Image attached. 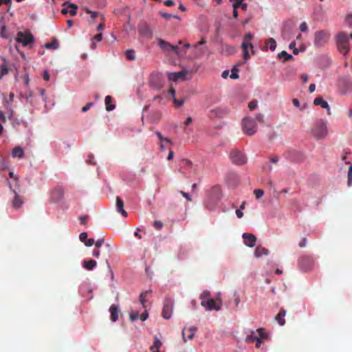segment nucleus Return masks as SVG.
Masks as SVG:
<instances>
[{
    "instance_id": "obj_1",
    "label": "nucleus",
    "mask_w": 352,
    "mask_h": 352,
    "mask_svg": "<svg viewBox=\"0 0 352 352\" xmlns=\"http://www.w3.org/2000/svg\"><path fill=\"white\" fill-rule=\"evenodd\" d=\"M311 134L316 139H324L328 134L327 124L320 120L316 121L311 129Z\"/></svg>"
},
{
    "instance_id": "obj_2",
    "label": "nucleus",
    "mask_w": 352,
    "mask_h": 352,
    "mask_svg": "<svg viewBox=\"0 0 352 352\" xmlns=\"http://www.w3.org/2000/svg\"><path fill=\"white\" fill-rule=\"evenodd\" d=\"M336 42L340 52L344 56L346 55L350 50L349 46V37L346 33L344 32H339L336 35Z\"/></svg>"
},
{
    "instance_id": "obj_3",
    "label": "nucleus",
    "mask_w": 352,
    "mask_h": 352,
    "mask_svg": "<svg viewBox=\"0 0 352 352\" xmlns=\"http://www.w3.org/2000/svg\"><path fill=\"white\" fill-rule=\"evenodd\" d=\"M330 34L325 30H320L315 32L314 35V45L317 47H322L324 46L329 39Z\"/></svg>"
},
{
    "instance_id": "obj_4",
    "label": "nucleus",
    "mask_w": 352,
    "mask_h": 352,
    "mask_svg": "<svg viewBox=\"0 0 352 352\" xmlns=\"http://www.w3.org/2000/svg\"><path fill=\"white\" fill-rule=\"evenodd\" d=\"M243 129L248 135H252L256 131V124L252 118H245L242 121Z\"/></svg>"
},
{
    "instance_id": "obj_5",
    "label": "nucleus",
    "mask_w": 352,
    "mask_h": 352,
    "mask_svg": "<svg viewBox=\"0 0 352 352\" xmlns=\"http://www.w3.org/2000/svg\"><path fill=\"white\" fill-rule=\"evenodd\" d=\"M221 300L219 296L216 299L210 298L201 302V305L204 307L207 311H219L221 309Z\"/></svg>"
},
{
    "instance_id": "obj_6",
    "label": "nucleus",
    "mask_w": 352,
    "mask_h": 352,
    "mask_svg": "<svg viewBox=\"0 0 352 352\" xmlns=\"http://www.w3.org/2000/svg\"><path fill=\"white\" fill-rule=\"evenodd\" d=\"M232 163L236 165H242L247 162L246 156L237 149H233L230 154Z\"/></svg>"
},
{
    "instance_id": "obj_7",
    "label": "nucleus",
    "mask_w": 352,
    "mask_h": 352,
    "mask_svg": "<svg viewBox=\"0 0 352 352\" xmlns=\"http://www.w3.org/2000/svg\"><path fill=\"white\" fill-rule=\"evenodd\" d=\"M16 40L18 43H21L23 46H27L34 41V36L29 32H19Z\"/></svg>"
},
{
    "instance_id": "obj_8",
    "label": "nucleus",
    "mask_w": 352,
    "mask_h": 352,
    "mask_svg": "<svg viewBox=\"0 0 352 352\" xmlns=\"http://www.w3.org/2000/svg\"><path fill=\"white\" fill-rule=\"evenodd\" d=\"M314 264V260L310 256H302L298 259V265L300 267L305 271L311 270L313 267Z\"/></svg>"
},
{
    "instance_id": "obj_9",
    "label": "nucleus",
    "mask_w": 352,
    "mask_h": 352,
    "mask_svg": "<svg viewBox=\"0 0 352 352\" xmlns=\"http://www.w3.org/2000/svg\"><path fill=\"white\" fill-rule=\"evenodd\" d=\"M173 309V302L172 299L166 298L163 303L162 316L165 319H169L171 317Z\"/></svg>"
},
{
    "instance_id": "obj_10",
    "label": "nucleus",
    "mask_w": 352,
    "mask_h": 352,
    "mask_svg": "<svg viewBox=\"0 0 352 352\" xmlns=\"http://www.w3.org/2000/svg\"><path fill=\"white\" fill-rule=\"evenodd\" d=\"M64 197V190L60 186L54 188L50 195V201L57 203L61 201Z\"/></svg>"
},
{
    "instance_id": "obj_11",
    "label": "nucleus",
    "mask_w": 352,
    "mask_h": 352,
    "mask_svg": "<svg viewBox=\"0 0 352 352\" xmlns=\"http://www.w3.org/2000/svg\"><path fill=\"white\" fill-rule=\"evenodd\" d=\"M159 46L165 51L170 52L173 51L175 52L177 54H179V48L177 45H173L170 43L162 40L160 39L158 42Z\"/></svg>"
},
{
    "instance_id": "obj_12",
    "label": "nucleus",
    "mask_w": 352,
    "mask_h": 352,
    "mask_svg": "<svg viewBox=\"0 0 352 352\" xmlns=\"http://www.w3.org/2000/svg\"><path fill=\"white\" fill-rule=\"evenodd\" d=\"M197 331V328L195 327H190L189 328H184L182 331V336L184 342H186L187 340H192L194 338L195 333Z\"/></svg>"
},
{
    "instance_id": "obj_13",
    "label": "nucleus",
    "mask_w": 352,
    "mask_h": 352,
    "mask_svg": "<svg viewBox=\"0 0 352 352\" xmlns=\"http://www.w3.org/2000/svg\"><path fill=\"white\" fill-rule=\"evenodd\" d=\"M243 239L244 244L250 248H253L255 245L256 241V237L250 233H244L243 234Z\"/></svg>"
},
{
    "instance_id": "obj_14",
    "label": "nucleus",
    "mask_w": 352,
    "mask_h": 352,
    "mask_svg": "<svg viewBox=\"0 0 352 352\" xmlns=\"http://www.w3.org/2000/svg\"><path fill=\"white\" fill-rule=\"evenodd\" d=\"M314 104L316 106H320L323 109H327L328 115H331V109L327 101H325L322 97L319 96L314 99Z\"/></svg>"
},
{
    "instance_id": "obj_15",
    "label": "nucleus",
    "mask_w": 352,
    "mask_h": 352,
    "mask_svg": "<svg viewBox=\"0 0 352 352\" xmlns=\"http://www.w3.org/2000/svg\"><path fill=\"white\" fill-rule=\"evenodd\" d=\"M78 7L74 3H69L67 7H65L62 9L61 13L63 14H67L69 13L72 16H75L76 14V10Z\"/></svg>"
},
{
    "instance_id": "obj_16",
    "label": "nucleus",
    "mask_w": 352,
    "mask_h": 352,
    "mask_svg": "<svg viewBox=\"0 0 352 352\" xmlns=\"http://www.w3.org/2000/svg\"><path fill=\"white\" fill-rule=\"evenodd\" d=\"M227 112L228 111L226 109L218 107L210 111V116L214 118H223Z\"/></svg>"
},
{
    "instance_id": "obj_17",
    "label": "nucleus",
    "mask_w": 352,
    "mask_h": 352,
    "mask_svg": "<svg viewBox=\"0 0 352 352\" xmlns=\"http://www.w3.org/2000/svg\"><path fill=\"white\" fill-rule=\"evenodd\" d=\"M186 73H187L186 71L183 70V71H181L179 72L169 73L168 76L169 80H173V81H177L179 78H184Z\"/></svg>"
},
{
    "instance_id": "obj_18",
    "label": "nucleus",
    "mask_w": 352,
    "mask_h": 352,
    "mask_svg": "<svg viewBox=\"0 0 352 352\" xmlns=\"http://www.w3.org/2000/svg\"><path fill=\"white\" fill-rule=\"evenodd\" d=\"M256 332L258 333L259 337L256 340V347L257 349L260 348L261 343L263 342V340L267 338V335L264 331V329L258 328L256 329Z\"/></svg>"
},
{
    "instance_id": "obj_19",
    "label": "nucleus",
    "mask_w": 352,
    "mask_h": 352,
    "mask_svg": "<svg viewBox=\"0 0 352 352\" xmlns=\"http://www.w3.org/2000/svg\"><path fill=\"white\" fill-rule=\"evenodd\" d=\"M116 208L118 212L122 214V216H127V212L124 210V202L120 197H116Z\"/></svg>"
},
{
    "instance_id": "obj_20",
    "label": "nucleus",
    "mask_w": 352,
    "mask_h": 352,
    "mask_svg": "<svg viewBox=\"0 0 352 352\" xmlns=\"http://www.w3.org/2000/svg\"><path fill=\"white\" fill-rule=\"evenodd\" d=\"M112 253H113L112 245L110 243H105L104 244V250L102 252V255L107 262L108 261V259L111 256Z\"/></svg>"
},
{
    "instance_id": "obj_21",
    "label": "nucleus",
    "mask_w": 352,
    "mask_h": 352,
    "mask_svg": "<svg viewBox=\"0 0 352 352\" xmlns=\"http://www.w3.org/2000/svg\"><path fill=\"white\" fill-rule=\"evenodd\" d=\"M118 306L116 305H112L109 308V312L111 313V320L112 322H116L118 318Z\"/></svg>"
},
{
    "instance_id": "obj_22",
    "label": "nucleus",
    "mask_w": 352,
    "mask_h": 352,
    "mask_svg": "<svg viewBox=\"0 0 352 352\" xmlns=\"http://www.w3.org/2000/svg\"><path fill=\"white\" fill-rule=\"evenodd\" d=\"M248 47H250L252 49L253 48L252 44L251 43H247L245 41H243L242 43V49H243V56H244L245 60H248L250 57L248 50Z\"/></svg>"
},
{
    "instance_id": "obj_23",
    "label": "nucleus",
    "mask_w": 352,
    "mask_h": 352,
    "mask_svg": "<svg viewBox=\"0 0 352 352\" xmlns=\"http://www.w3.org/2000/svg\"><path fill=\"white\" fill-rule=\"evenodd\" d=\"M285 315H286V310H285L284 309L282 308V309H280V310L279 311V313L276 316V320L280 326H283L285 324V320L284 319V317L285 316Z\"/></svg>"
},
{
    "instance_id": "obj_24",
    "label": "nucleus",
    "mask_w": 352,
    "mask_h": 352,
    "mask_svg": "<svg viewBox=\"0 0 352 352\" xmlns=\"http://www.w3.org/2000/svg\"><path fill=\"white\" fill-rule=\"evenodd\" d=\"M140 33L148 39H151L153 37V32L147 25H145L140 29Z\"/></svg>"
},
{
    "instance_id": "obj_25",
    "label": "nucleus",
    "mask_w": 352,
    "mask_h": 352,
    "mask_svg": "<svg viewBox=\"0 0 352 352\" xmlns=\"http://www.w3.org/2000/svg\"><path fill=\"white\" fill-rule=\"evenodd\" d=\"M268 253L269 251L267 249L261 246H258L254 251V256L256 258H259L263 255L267 256Z\"/></svg>"
},
{
    "instance_id": "obj_26",
    "label": "nucleus",
    "mask_w": 352,
    "mask_h": 352,
    "mask_svg": "<svg viewBox=\"0 0 352 352\" xmlns=\"http://www.w3.org/2000/svg\"><path fill=\"white\" fill-rule=\"evenodd\" d=\"M97 265V262L95 260L91 259L89 261H83L82 266L87 270H92Z\"/></svg>"
},
{
    "instance_id": "obj_27",
    "label": "nucleus",
    "mask_w": 352,
    "mask_h": 352,
    "mask_svg": "<svg viewBox=\"0 0 352 352\" xmlns=\"http://www.w3.org/2000/svg\"><path fill=\"white\" fill-rule=\"evenodd\" d=\"M265 50H267V46L269 45V48L271 51H274L276 47V42L273 38H270L265 41Z\"/></svg>"
},
{
    "instance_id": "obj_28",
    "label": "nucleus",
    "mask_w": 352,
    "mask_h": 352,
    "mask_svg": "<svg viewBox=\"0 0 352 352\" xmlns=\"http://www.w3.org/2000/svg\"><path fill=\"white\" fill-rule=\"evenodd\" d=\"M14 193H15V196H14V199L12 201V206L13 208L18 209L23 204V201L20 198L19 195H17L15 192H14Z\"/></svg>"
},
{
    "instance_id": "obj_29",
    "label": "nucleus",
    "mask_w": 352,
    "mask_h": 352,
    "mask_svg": "<svg viewBox=\"0 0 352 352\" xmlns=\"http://www.w3.org/2000/svg\"><path fill=\"white\" fill-rule=\"evenodd\" d=\"M152 293V290H146L140 295V300L144 307H146V297Z\"/></svg>"
},
{
    "instance_id": "obj_30",
    "label": "nucleus",
    "mask_w": 352,
    "mask_h": 352,
    "mask_svg": "<svg viewBox=\"0 0 352 352\" xmlns=\"http://www.w3.org/2000/svg\"><path fill=\"white\" fill-rule=\"evenodd\" d=\"M192 167V163L186 159H183L180 162V171H182V169H188L191 168Z\"/></svg>"
},
{
    "instance_id": "obj_31",
    "label": "nucleus",
    "mask_w": 352,
    "mask_h": 352,
    "mask_svg": "<svg viewBox=\"0 0 352 352\" xmlns=\"http://www.w3.org/2000/svg\"><path fill=\"white\" fill-rule=\"evenodd\" d=\"M256 331H250V334L247 335V336L245 338V342L248 343H251V342H255L256 340H257V338H258V337H259L256 335Z\"/></svg>"
},
{
    "instance_id": "obj_32",
    "label": "nucleus",
    "mask_w": 352,
    "mask_h": 352,
    "mask_svg": "<svg viewBox=\"0 0 352 352\" xmlns=\"http://www.w3.org/2000/svg\"><path fill=\"white\" fill-rule=\"evenodd\" d=\"M24 155L23 150L21 147H15L12 150V157H18L19 158H22Z\"/></svg>"
},
{
    "instance_id": "obj_33",
    "label": "nucleus",
    "mask_w": 352,
    "mask_h": 352,
    "mask_svg": "<svg viewBox=\"0 0 352 352\" xmlns=\"http://www.w3.org/2000/svg\"><path fill=\"white\" fill-rule=\"evenodd\" d=\"M111 100H112V98L110 96H107L105 97L104 101H105L106 109L108 111H112L115 109V105L110 104L111 102Z\"/></svg>"
},
{
    "instance_id": "obj_34",
    "label": "nucleus",
    "mask_w": 352,
    "mask_h": 352,
    "mask_svg": "<svg viewBox=\"0 0 352 352\" xmlns=\"http://www.w3.org/2000/svg\"><path fill=\"white\" fill-rule=\"evenodd\" d=\"M59 45L58 41L56 39H53L52 42L47 43L45 44V47L47 49H54L56 50L58 47Z\"/></svg>"
},
{
    "instance_id": "obj_35",
    "label": "nucleus",
    "mask_w": 352,
    "mask_h": 352,
    "mask_svg": "<svg viewBox=\"0 0 352 352\" xmlns=\"http://www.w3.org/2000/svg\"><path fill=\"white\" fill-rule=\"evenodd\" d=\"M278 58L279 59L284 58V61L289 60L292 58V56L289 54H288L285 51H282L280 53L278 54Z\"/></svg>"
},
{
    "instance_id": "obj_36",
    "label": "nucleus",
    "mask_w": 352,
    "mask_h": 352,
    "mask_svg": "<svg viewBox=\"0 0 352 352\" xmlns=\"http://www.w3.org/2000/svg\"><path fill=\"white\" fill-rule=\"evenodd\" d=\"M125 54L126 59L129 60H133L135 58V52L133 50H127Z\"/></svg>"
},
{
    "instance_id": "obj_37",
    "label": "nucleus",
    "mask_w": 352,
    "mask_h": 352,
    "mask_svg": "<svg viewBox=\"0 0 352 352\" xmlns=\"http://www.w3.org/2000/svg\"><path fill=\"white\" fill-rule=\"evenodd\" d=\"M8 73V68L6 64H2L0 66V79Z\"/></svg>"
},
{
    "instance_id": "obj_38",
    "label": "nucleus",
    "mask_w": 352,
    "mask_h": 352,
    "mask_svg": "<svg viewBox=\"0 0 352 352\" xmlns=\"http://www.w3.org/2000/svg\"><path fill=\"white\" fill-rule=\"evenodd\" d=\"M155 134L157 135L160 142H166L167 143L172 144V141L169 138H164L160 132L157 131L155 132Z\"/></svg>"
},
{
    "instance_id": "obj_39",
    "label": "nucleus",
    "mask_w": 352,
    "mask_h": 352,
    "mask_svg": "<svg viewBox=\"0 0 352 352\" xmlns=\"http://www.w3.org/2000/svg\"><path fill=\"white\" fill-rule=\"evenodd\" d=\"M161 346H162L161 341L157 337H155L153 344L150 347V349H151V350L159 349Z\"/></svg>"
},
{
    "instance_id": "obj_40",
    "label": "nucleus",
    "mask_w": 352,
    "mask_h": 352,
    "mask_svg": "<svg viewBox=\"0 0 352 352\" xmlns=\"http://www.w3.org/2000/svg\"><path fill=\"white\" fill-rule=\"evenodd\" d=\"M210 292L208 290H205L201 294L200 298L201 299V301L207 300L208 299H210Z\"/></svg>"
},
{
    "instance_id": "obj_41",
    "label": "nucleus",
    "mask_w": 352,
    "mask_h": 352,
    "mask_svg": "<svg viewBox=\"0 0 352 352\" xmlns=\"http://www.w3.org/2000/svg\"><path fill=\"white\" fill-rule=\"evenodd\" d=\"M153 226L157 230H160L163 226H164V223L160 221H155L153 223Z\"/></svg>"
},
{
    "instance_id": "obj_42",
    "label": "nucleus",
    "mask_w": 352,
    "mask_h": 352,
    "mask_svg": "<svg viewBox=\"0 0 352 352\" xmlns=\"http://www.w3.org/2000/svg\"><path fill=\"white\" fill-rule=\"evenodd\" d=\"M352 184V164L349 166L348 171V186H351Z\"/></svg>"
},
{
    "instance_id": "obj_43",
    "label": "nucleus",
    "mask_w": 352,
    "mask_h": 352,
    "mask_svg": "<svg viewBox=\"0 0 352 352\" xmlns=\"http://www.w3.org/2000/svg\"><path fill=\"white\" fill-rule=\"evenodd\" d=\"M173 102L177 107H182L184 103V99L177 100L175 97L173 98Z\"/></svg>"
},
{
    "instance_id": "obj_44",
    "label": "nucleus",
    "mask_w": 352,
    "mask_h": 352,
    "mask_svg": "<svg viewBox=\"0 0 352 352\" xmlns=\"http://www.w3.org/2000/svg\"><path fill=\"white\" fill-rule=\"evenodd\" d=\"M238 69H236V68H233L231 71V75H230V78H232V79H237L239 78V74H238Z\"/></svg>"
},
{
    "instance_id": "obj_45",
    "label": "nucleus",
    "mask_w": 352,
    "mask_h": 352,
    "mask_svg": "<svg viewBox=\"0 0 352 352\" xmlns=\"http://www.w3.org/2000/svg\"><path fill=\"white\" fill-rule=\"evenodd\" d=\"M254 194L256 199H259L263 195L264 191L261 189H256L254 191Z\"/></svg>"
},
{
    "instance_id": "obj_46",
    "label": "nucleus",
    "mask_w": 352,
    "mask_h": 352,
    "mask_svg": "<svg viewBox=\"0 0 352 352\" xmlns=\"http://www.w3.org/2000/svg\"><path fill=\"white\" fill-rule=\"evenodd\" d=\"M86 12H87V14H90L91 18H92V19L96 18L98 16V14H99V12H95V11H92V10H89V9H87Z\"/></svg>"
},
{
    "instance_id": "obj_47",
    "label": "nucleus",
    "mask_w": 352,
    "mask_h": 352,
    "mask_svg": "<svg viewBox=\"0 0 352 352\" xmlns=\"http://www.w3.org/2000/svg\"><path fill=\"white\" fill-rule=\"evenodd\" d=\"M96 248L99 249L103 244H104V239H100L96 241V242L94 243Z\"/></svg>"
},
{
    "instance_id": "obj_48",
    "label": "nucleus",
    "mask_w": 352,
    "mask_h": 352,
    "mask_svg": "<svg viewBox=\"0 0 352 352\" xmlns=\"http://www.w3.org/2000/svg\"><path fill=\"white\" fill-rule=\"evenodd\" d=\"M1 36L2 38H8V34H7L6 32V28L5 26H2L1 29Z\"/></svg>"
},
{
    "instance_id": "obj_49",
    "label": "nucleus",
    "mask_w": 352,
    "mask_h": 352,
    "mask_svg": "<svg viewBox=\"0 0 352 352\" xmlns=\"http://www.w3.org/2000/svg\"><path fill=\"white\" fill-rule=\"evenodd\" d=\"M87 236L88 235L87 232H82L79 236L80 240L84 243H85V242L87 240Z\"/></svg>"
},
{
    "instance_id": "obj_50",
    "label": "nucleus",
    "mask_w": 352,
    "mask_h": 352,
    "mask_svg": "<svg viewBox=\"0 0 352 352\" xmlns=\"http://www.w3.org/2000/svg\"><path fill=\"white\" fill-rule=\"evenodd\" d=\"M257 107V101L252 100L249 102L248 107L250 110H254Z\"/></svg>"
},
{
    "instance_id": "obj_51",
    "label": "nucleus",
    "mask_w": 352,
    "mask_h": 352,
    "mask_svg": "<svg viewBox=\"0 0 352 352\" xmlns=\"http://www.w3.org/2000/svg\"><path fill=\"white\" fill-rule=\"evenodd\" d=\"M289 48L290 49H294L293 50V53L294 54H298V49L296 47V43L294 41L292 42L290 44H289Z\"/></svg>"
},
{
    "instance_id": "obj_52",
    "label": "nucleus",
    "mask_w": 352,
    "mask_h": 352,
    "mask_svg": "<svg viewBox=\"0 0 352 352\" xmlns=\"http://www.w3.org/2000/svg\"><path fill=\"white\" fill-rule=\"evenodd\" d=\"M300 30L302 32H305L307 31V29H308V26H307V24L306 23V22H302L300 25Z\"/></svg>"
},
{
    "instance_id": "obj_53",
    "label": "nucleus",
    "mask_w": 352,
    "mask_h": 352,
    "mask_svg": "<svg viewBox=\"0 0 352 352\" xmlns=\"http://www.w3.org/2000/svg\"><path fill=\"white\" fill-rule=\"evenodd\" d=\"M233 8H238L242 5L243 0H234Z\"/></svg>"
},
{
    "instance_id": "obj_54",
    "label": "nucleus",
    "mask_w": 352,
    "mask_h": 352,
    "mask_svg": "<svg viewBox=\"0 0 352 352\" xmlns=\"http://www.w3.org/2000/svg\"><path fill=\"white\" fill-rule=\"evenodd\" d=\"M160 14L161 16L166 19H169L171 17H174V18H177V16H173L172 14H168V13H165V12H160Z\"/></svg>"
},
{
    "instance_id": "obj_55",
    "label": "nucleus",
    "mask_w": 352,
    "mask_h": 352,
    "mask_svg": "<svg viewBox=\"0 0 352 352\" xmlns=\"http://www.w3.org/2000/svg\"><path fill=\"white\" fill-rule=\"evenodd\" d=\"M129 318L131 321H134L139 318V314L138 312L131 313L130 314Z\"/></svg>"
},
{
    "instance_id": "obj_56",
    "label": "nucleus",
    "mask_w": 352,
    "mask_h": 352,
    "mask_svg": "<svg viewBox=\"0 0 352 352\" xmlns=\"http://www.w3.org/2000/svg\"><path fill=\"white\" fill-rule=\"evenodd\" d=\"M148 316V312L146 311L143 314H142L140 316L139 315V318L142 321H144L147 319Z\"/></svg>"
},
{
    "instance_id": "obj_57",
    "label": "nucleus",
    "mask_w": 352,
    "mask_h": 352,
    "mask_svg": "<svg viewBox=\"0 0 352 352\" xmlns=\"http://www.w3.org/2000/svg\"><path fill=\"white\" fill-rule=\"evenodd\" d=\"M93 106V102H89L87 103L85 106H84L82 108V112H86L91 107Z\"/></svg>"
},
{
    "instance_id": "obj_58",
    "label": "nucleus",
    "mask_w": 352,
    "mask_h": 352,
    "mask_svg": "<svg viewBox=\"0 0 352 352\" xmlns=\"http://www.w3.org/2000/svg\"><path fill=\"white\" fill-rule=\"evenodd\" d=\"M307 245V239L305 237L302 238L298 243L300 248H304Z\"/></svg>"
},
{
    "instance_id": "obj_59",
    "label": "nucleus",
    "mask_w": 352,
    "mask_h": 352,
    "mask_svg": "<svg viewBox=\"0 0 352 352\" xmlns=\"http://www.w3.org/2000/svg\"><path fill=\"white\" fill-rule=\"evenodd\" d=\"M95 241L94 239H87V241L85 242V245L86 246L90 247L92 246L94 244Z\"/></svg>"
},
{
    "instance_id": "obj_60",
    "label": "nucleus",
    "mask_w": 352,
    "mask_h": 352,
    "mask_svg": "<svg viewBox=\"0 0 352 352\" xmlns=\"http://www.w3.org/2000/svg\"><path fill=\"white\" fill-rule=\"evenodd\" d=\"M87 219H88L87 216H80L79 217V219H80V224L85 225L87 223Z\"/></svg>"
},
{
    "instance_id": "obj_61",
    "label": "nucleus",
    "mask_w": 352,
    "mask_h": 352,
    "mask_svg": "<svg viewBox=\"0 0 352 352\" xmlns=\"http://www.w3.org/2000/svg\"><path fill=\"white\" fill-rule=\"evenodd\" d=\"M346 21L349 26L352 27V15H347L346 17Z\"/></svg>"
},
{
    "instance_id": "obj_62",
    "label": "nucleus",
    "mask_w": 352,
    "mask_h": 352,
    "mask_svg": "<svg viewBox=\"0 0 352 352\" xmlns=\"http://www.w3.org/2000/svg\"><path fill=\"white\" fill-rule=\"evenodd\" d=\"M100 255V251L99 250V249L95 248L93 251V256L96 258H99Z\"/></svg>"
},
{
    "instance_id": "obj_63",
    "label": "nucleus",
    "mask_w": 352,
    "mask_h": 352,
    "mask_svg": "<svg viewBox=\"0 0 352 352\" xmlns=\"http://www.w3.org/2000/svg\"><path fill=\"white\" fill-rule=\"evenodd\" d=\"M164 5L168 6V7H170V6H173L175 5V3L172 0H166L164 1Z\"/></svg>"
},
{
    "instance_id": "obj_64",
    "label": "nucleus",
    "mask_w": 352,
    "mask_h": 352,
    "mask_svg": "<svg viewBox=\"0 0 352 352\" xmlns=\"http://www.w3.org/2000/svg\"><path fill=\"white\" fill-rule=\"evenodd\" d=\"M253 36L249 33L245 36L244 41L247 43H250L249 41L252 38Z\"/></svg>"
}]
</instances>
